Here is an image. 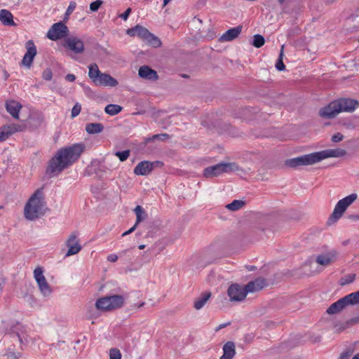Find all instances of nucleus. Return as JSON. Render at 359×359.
I'll return each instance as SVG.
<instances>
[{
  "label": "nucleus",
  "mask_w": 359,
  "mask_h": 359,
  "mask_svg": "<svg viewBox=\"0 0 359 359\" xmlns=\"http://www.w3.org/2000/svg\"><path fill=\"white\" fill-rule=\"evenodd\" d=\"M0 21L4 25L15 26L13 14L6 9L0 10Z\"/></svg>",
  "instance_id": "26"
},
{
  "label": "nucleus",
  "mask_w": 359,
  "mask_h": 359,
  "mask_svg": "<svg viewBox=\"0 0 359 359\" xmlns=\"http://www.w3.org/2000/svg\"><path fill=\"white\" fill-rule=\"evenodd\" d=\"M122 110V107L118 104H110L105 107L104 111L111 116L118 114Z\"/></svg>",
  "instance_id": "31"
},
{
  "label": "nucleus",
  "mask_w": 359,
  "mask_h": 359,
  "mask_svg": "<svg viewBox=\"0 0 359 359\" xmlns=\"http://www.w3.org/2000/svg\"><path fill=\"white\" fill-rule=\"evenodd\" d=\"M138 74L140 77L149 81H156L158 79L157 72L148 66L141 67L139 69Z\"/></svg>",
  "instance_id": "23"
},
{
  "label": "nucleus",
  "mask_w": 359,
  "mask_h": 359,
  "mask_svg": "<svg viewBox=\"0 0 359 359\" xmlns=\"http://www.w3.org/2000/svg\"><path fill=\"white\" fill-rule=\"evenodd\" d=\"M168 135L167 134H158V135H154L152 136V137L151 138V140H156V139H160V140H163L164 137H168Z\"/></svg>",
  "instance_id": "48"
},
{
  "label": "nucleus",
  "mask_w": 359,
  "mask_h": 359,
  "mask_svg": "<svg viewBox=\"0 0 359 359\" xmlns=\"http://www.w3.org/2000/svg\"><path fill=\"white\" fill-rule=\"evenodd\" d=\"M126 32L129 36H137L140 39L147 41L154 47H159L161 45V42L158 37L151 34L147 29L139 25L133 28L127 29Z\"/></svg>",
  "instance_id": "7"
},
{
  "label": "nucleus",
  "mask_w": 359,
  "mask_h": 359,
  "mask_svg": "<svg viewBox=\"0 0 359 359\" xmlns=\"http://www.w3.org/2000/svg\"><path fill=\"white\" fill-rule=\"evenodd\" d=\"M88 76L94 82L101 72L100 71L97 64H93L89 66Z\"/></svg>",
  "instance_id": "32"
},
{
  "label": "nucleus",
  "mask_w": 359,
  "mask_h": 359,
  "mask_svg": "<svg viewBox=\"0 0 359 359\" xmlns=\"http://www.w3.org/2000/svg\"><path fill=\"white\" fill-rule=\"evenodd\" d=\"M137 226V225H136V224H135V225H134L133 227H131L128 231H125V232L122 234V236H126V235H128V234H130V233H131L132 232H133V231H135V229H136V226Z\"/></svg>",
  "instance_id": "50"
},
{
  "label": "nucleus",
  "mask_w": 359,
  "mask_h": 359,
  "mask_svg": "<svg viewBox=\"0 0 359 359\" xmlns=\"http://www.w3.org/2000/svg\"><path fill=\"white\" fill-rule=\"evenodd\" d=\"M66 245L68 247V250L66 253V257H69L76 255L81 250V246L78 238L76 233H72L67 240L66 241Z\"/></svg>",
  "instance_id": "13"
},
{
  "label": "nucleus",
  "mask_w": 359,
  "mask_h": 359,
  "mask_svg": "<svg viewBox=\"0 0 359 359\" xmlns=\"http://www.w3.org/2000/svg\"><path fill=\"white\" fill-rule=\"evenodd\" d=\"M211 297L210 292H205L201 294L194 302V308L196 310L202 309Z\"/></svg>",
  "instance_id": "28"
},
{
  "label": "nucleus",
  "mask_w": 359,
  "mask_h": 359,
  "mask_svg": "<svg viewBox=\"0 0 359 359\" xmlns=\"http://www.w3.org/2000/svg\"><path fill=\"white\" fill-rule=\"evenodd\" d=\"M351 217L353 219L359 220V215H352Z\"/></svg>",
  "instance_id": "53"
},
{
  "label": "nucleus",
  "mask_w": 359,
  "mask_h": 359,
  "mask_svg": "<svg viewBox=\"0 0 359 359\" xmlns=\"http://www.w3.org/2000/svg\"><path fill=\"white\" fill-rule=\"evenodd\" d=\"M5 107L7 112L9 113L13 118L19 119V112L22 107L20 102L13 100H7Z\"/></svg>",
  "instance_id": "21"
},
{
  "label": "nucleus",
  "mask_w": 359,
  "mask_h": 359,
  "mask_svg": "<svg viewBox=\"0 0 359 359\" xmlns=\"http://www.w3.org/2000/svg\"><path fill=\"white\" fill-rule=\"evenodd\" d=\"M46 203L42 189H39L30 196L24 208L25 217L28 220H34L43 215Z\"/></svg>",
  "instance_id": "3"
},
{
  "label": "nucleus",
  "mask_w": 359,
  "mask_h": 359,
  "mask_svg": "<svg viewBox=\"0 0 359 359\" xmlns=\"http://www.w3.org/2000/svg\"><path fill=\"white\" fill-rule=\"evenodd\" d=\"M170 1V0H163V6H165Z\"/></svg>",
  "instance_id": "54"
},
{
  "label": "nucleus",
  "mask_w": 359,
  "mask_h": 359,
  "mask_svg": "<svg viewBox=\"0 0 359 359\" xmlns=\"http://www.w3.org/2000/svg\"><path fill=\"white\" fill-rule=\"evenodd\" d=\"M351 354L348 353H342L339 359H349Z\"/></svg>",
  "instance_id": "51"
},
{
  "label": "nucleus",
  "mask_w": 359,
  "mask_h": 359,
  "mask_svg": "<svg viewBox=\"0 0 359 359\" xmlns=\"http://www.w3.org/2000/svg\"><path fill=\"white\" fill-rule=\"evenodd\" d=\"M81 110V104L79 103H76L72 109V114H71L72 117L74 118V117L77 116L80 114Z\"/></svg>",
  "instance_id": "40"
},
{
  "label": "nucleus",
  "mask_w": 359,
  "mask_h": 359,
  "mask_svg": "<svg viewBox=\"0 0 359 359\" xmlns=\"http://www.w3.org/2000/svg\"><path fill=\"white\" fill-rule=\"evenodd\" d=\"M158 164H161V163L160 161H143L137 163L133 172L136 175H148Z\"/></svg>",
  "instance_id": "12"
},
{
  "label": "nucleus",
  "mask_w": 359,
  "mask_h": 359,
  "mask_svg": "<svg viewBox=\"0 0 359 359\" xmlns=\"http://www.w3.org/2000/svg\"><path fill=\"white\" fill-rule=\"evenodd\" d=\"M357 198V194H351L339 200L335 205L334 210L329 217V221L332 223L337 222Z\"/></svg>",
  "instance_id": "5"
},
{
  "label": "nucleus",
  "mask_w": 359,
  "mask_h": 359,
  "mask_svg": "<svg viewBox=\"0 0 359 359\" xmlns=\"http://www.w3.org/2000/svg\"><path fill=\"white\" fill-rule=\"evenodd\" d=\"M43 78L46 80L49 81L52 79V72L50 70H46L43 74Z\"/></svg>",
  "instance_id": "45"
},
{
  "label": "nucleus",
  "mask_w": 359,
  "mask_h": 359,
  "mask_svg": "<svg viewBox=\"0 0 359 359\" xmlns=\"http://www.w3.org/2000/svg\"><path fill=\"white\" fill-rule=\"evenodd\" d=\"M69 29L62 22L53 24L47 32V37L52 41H57L67 35Z\"/></svg>",
  "instance_id": "9"
},
{
  "label": "nucleus",
  "mask_w": 359,
  "mask_h": 359,
  "mask_svg": "<svg viewBox=\"0 0 359 359\" xmlns=\"http://www.w3.org/2000/svg\"><path fill=\"white\" fill-rule=\"evenodd\" d=\"M337 108L338 105L337 104V102L334 100L327 106L321 108L319 111V114L321 117L325 118H334L340 113L339 109Z\"/></svg>",
  "instance_id": "18"
},
{
  "label": "nucleus",
  "mask_w": 359,
  "mask_h": 359,
  "mask_svg": "<svg viewBox=\"0 0 359 359\" xmlns=\"http://www.w3.org/2000/svg\"><path fill=\"white\" fill-rule=\"evenodd\" d=\"M130 154V150H125L123 151H116L115 156H117L121 161H125L128 159Z\"/></svg>",
  "instance_id": "39"
},
{
  "label": "nucleus",
  "mask_w": 359,
  "mask_h": 359,
  "mask_svg": "<svg viewBox=\"0 0 359 359\" xmlns=\"http://www.w3.org/2000/svg\"><path fill=\"white\" fill-rule=\"evenodd\" d=\"M245 205V202L241 200H234L232 203L226 205V208L230 210L236 211L241 209Z\"/></svg>",
  "instance_id": "33"
},
{
  "label": "nucleus",
  "mask_w": 359,
  "mask_h": 359,
  "mask_svg": "<svg viewBox=\"0 0 359 359\" xmlns=\"http://www.w3.org/2000/svg\"><path fill=\"white\" fill-rule=\"evenodd\" d=\"M353 359H359V353L355 354L353 357Z\"/></svg>",
  "instance_id": "55"
},
{
  "label": "nucleus",
  "mask_w": 359,
  "mask_h": 359,
  "mask_svg": "<svg viewBox=\"0 0 359 359\" xmlns=\"http://www.w3.org/2000/svg\"><path fill=\"white\" fill-rule=\"evenodd\" d=\"M265 43V39L263 37V36L260 34H255L253 36V41H252V46L255 48H260L262 46H264Z\"/></svg>",
  "instance_id": "37"
},
{
  "label": "nucleus",
  "mask_w": 359,
  "mask_h": 359,
  "mask_svg": "<svg viewBox=\"0 0 359 359\" xmlns=\"http://www.w3.org/2000/svg\"><path fill=\"white\" fill-rule=\"evenodd\" d=\"M280 4H283L285 0H278Z\"/></svg>",
  "instance_id": "57"
},
{
  "label": "nucleus",
  "mask_w": 359,
  "mask_h": 359,
  "mask_svg": "<svg viewBox=\"0 0 359 359\" xmlns=\"http://www.w3.org/2000/svg\"><path fill=\"white\" fill-rule=\"evenodd\" d=\"M6 359H19L22 354L18 351H15L13 348H8L5 353Z\"/></svg>",
  "instance_id": "36"
},
{
  "label": "nucleus",
  "mask_w": 359,
  "mask_h": 359,
  "mask_svg": "<svg viewBox=\"0 0 359 359\" xmlns=\"http://www.w3.org/2000/svg\"><path fill=\"white\" fill-rule=\"evenodd\" d=\"M344 135L340 133H337L332 136V141L333 142H339L343 140Z\"/></svg>",
  "instance_id": "42"
},
{
  "label": "nucleus",
  "mask_w": 359,
  "mask_h": 359,
  "mask_svg": "<svg viewBox=\"0 0 359 359\" xmlns=\"http://www.w3.org/2000/svg\"><path fill=\"white\" fill-rule=\"evenodd\" d=\"M337 104L338 105V108L340 112L346 111V112H352L359 105V103L357 100L353 99L348 98H341L339 100H336Z\"/></svg>",
  "instance_id": "17"
},
{
  "label": "nucleus",
  "mask_w": 359,
  "mask_h": 359,
  "mask_svg": "<svg viewBox=\"0 0 359 359\" xmlns=\"http://www.w3.org/2000/svg\"><path fill=\"white\" fill-rule=\"evenodd\" d=\"M104 129V126L100 123H88L86 126V130L89 134H97L101 133Z\"/></svg>",
  "instance_id": "30"
},
{
  "label": "nucleus",
  "mask_w": 359,
  "mask_h": 359,
  "mask_svg": "<svg viewBox=\"0 0 359 359\" xmlns=\"http://www.w3.org/2000/svg\"><path fill=\"white\" fill-rule=\"evenodd\" d=\"M284 45H282L281 46V48H280V54H279V57H278V61L276 62V68L278 70V71H283L285 70V66L283 63V55H284Z\"/></svg>",
  "instance_id": "34"
},
{
  "label": "nucleus",
  "mask_w": 359,
  "mask_h": 359,
  "mask_svg": "<svg viewBox=\"0 0 359 359\" xmlns=\"http://www.w3.org/2000/svg\"><path fill=\"white\" fill-rule=\"evenodd\" d=\"M65 46L78 54L82 53L84 50V44L83 41L76 36L67 38L65 41Z\"/></svg>",
  "instance_id": "14"
},
{
  "label": "nucleus",
  "mask_w": 359,
  "mask_h": 359,
  "mask_svg": "<svg viewBox=\"0 0 359 359\" xmlns=\"http://www.w3.org/2000/svg\"><path fill=\"white\" fill-rule=\"evenodd\" d=\"M131 12V9L128 8L126 9V11L120 15V18H121L123 20H126Z\"/></svg>",
  "instance_id": "47"
},
{
  "label": "nucleus",
  "mask_w": 359,
  "mask_h": 359,
  "mask_svg": "<svg viewBox=\"0 0 359 359\" xmlns=\"http://www.w3.org/2000/svg\"><path fill=\"white\" fill-rule=\"evenodd\" d=\"M227 295L231 302H241L245 299L247 293L244 285L232 283L227 290Z\"/></svg>",
  "instance_id": "8"
},
{
  "label": "nucleus",
  "mask_w": 359,
  "mask_h": 359,
  "mask_svg": "<svg viewBox=\"0 0 359 359\" xmlns=\"http://www.w3.org/2000/svg\"><path fill=\"white\" fill-rule=\"evenodd\" d=\"M44 122V116L41 112L34 111L30 114L28 118V124L32 128H38Z\"/></svg>",
  "instance_id": "22"
},
{
  "label": "nucleus",
  "mask_w": 359,
  "mask_h": 359,
  "mask_svg": "<svg viewBox=\"0 0 359 359\" xmlns=\"http://www.w3.org/2000/svg\"><path fill=\"white\" fill-rule=\"evenodd\" d=\"M346 154V151L343 149H325L287 159L285 164L289 168H296L299 166L311 165L328 158L343 157Z\"/></svg>",
  "instance_id": "2"
},
{
  "label": "nucleus",
  "mask_w": 359,
  "mask_h": 359,
  "mask_svg": "<svg viewBox=\"0 0 359 359\" xmlns=\"http://www.w3.org/2000/svg\"><path fill=\"white\" fill-rule=\"evenodd\" d=\"M144 247H145V245H140L139 246V248H140V250H142V249H144Z\"/></svg>",
  "instance_id": "56"
},
{
  "label": "nucleus",
  "mask_w": 359,
  "mask_h": 359,
  "mask_svg": "<svg viewBox=\"0 0 359 359\" xmlns=\"http://www.w3.org/2000/svg\"><path fill=\"white\" fill-rule=\"evenodd\" d=\"M26 48L27 52L22 60V64L29 68L32 64L34 57L36 55V48L34 44V42L29 40L26 43Z\"/></svg>",
  "instance_id": "16"
},
{
  "label": "nucleus",
  "mask_w": 359,
  "mask_h": 359,
  "mask_svg": "<svg viewBox=\"0 0 359 359\" xmlns=\"http://www.w3.org/2000/svg\"><path fill=\"white\" fill-rule=\"evenodd\" d=\"M225 327V325H220L219 328L220 329V328H222V327Z\"/></svg>",
  "instance_id": "58"
},
{
  "label": "nucleus",
  "mask_w": 359,
  "mask_h": 359,
  "mask_svg": "<svg viewBox=\"0 0 359 359\" xmlns=\"http://www.w3.org/2000/svg\"><path fill=\"white\" fill-rule=\"evenodd\" d=\"M355 274H350L348 275L345 279H344V281L341 283L342 285H344V284H348V283H352L354 279H355Z\"/></svg>",
  "instance_id": "44"
},
{
  "label": "nucleus",
  "mask_w": 359,
  "mask_h": 359,
  "mask_svg": "<svg viewBox=\"0 0 359 359\" xmlns=\"http://www.w3.org/2000/svg\"><path fill=\"white\" fill-rule=\"evenodd\" d=\"M109 359H121L122 355L119 349L112 348L109 350Z\"/></svg>",
  "instance_id": "38"
},
{
  "label": "nucleus",
  "mask_w": 359,
  "mask_h": 359,
  "mask_svg": "<svg viewBox=\"0 0 359 359\" xmlns=\"http://www.w3.org/2000/svg\"><path fill=\"white\" fill-rule=\"evenodd\" d=\"M124 304V299L121 295H112L98 299L95 306L98 310L103 311H111L121 307Z\"/></svg>",
  "instance_id": "6"
},
{
  "label": "nucleus",
  "mask_w": 359,
  "mask_h": 359,
  "mask_svg": "<svg viewBox=\"0 0 359 359\" xmlns=\"http://www.w3.org/2000/svg\"><path fill=\"white\" fill-rule=\"evenodd\" d=\"M19 341H20V343L22 342V339L20 337H19Z\"/></svg>",
  "instance_id": "59"
},
{
  "label": "nucleus",
  "mask_w": 359,
  "mask_h": 359,
  "mask_svg": "<svg viewBox=\"0 0 359 359\" xmlns=\"http://www.w3.org/2000/svg\"><path fill=\"white\" fill-rule=\"evenodd\" d=\"M102 4V1L101 0H97L90 4V10L92 12H95L100 8Z\"/></svg>",
  "instance_id": "41"
},
{
  "label": "nucleus",
  "mask_w": 359,
  "mask_h": 359,
  "mask_svg": "<svg viewBox=\"0 0 359 359\" xmlns=\"http://www.w3.org/2000/svg\"><path fill=\"white\" fill-rule=\"evenodd\" d=\"M338 254L337 250H330L317 255L316 262L320 266H327L337 260Z\"/></svg>",
  "instance_id": "11"
},
{
  "label": "nucleus",
  "mask_w": 359,
  "mask_h": 359,
  "mask_svg": "<svg viewBox=\"0 0 359 359\" xmlns=\"http://www.w3.org/2000/svg\"><path fill=\"white\" fill-rule=\"evenodd\" d=\"M34 278L39 285L41 292L43 296H48L52 292L51 288L43 274L41 268L38 267L34 271Z\"/></svg>",
  "instance_id": "10"
},
{
  "label": "nucleus",
  "mask_w": 359,
  "mask_h": 359,
  "mask_svg": "<svg viewBox=\"0 0 359 359\" xmlns=\"http://www.w3.org/2000/svg\"><path fill=\"white\" fill-rule=\"evenodd\" d=\"M346 306L344 303V301L342 298L337 301L330 305V306L327 309V313L328 314H336L341 311Z\"/></svg>",
  "instance_id": "27"
},
{
  "label": "nucleus",
  "mask_w": 359,
  "mask_h": 359,
  "mask_svg": "<svg viewBox=\"0 0 359 359\" xmlns=\"http://www.w3.org/2000/svg\"><path fill=\"white\" fill-rule=\"evenodd\" d=\"M144 304H145V302H141L139 304H133V307H134V308H140V307L144 306Z\"/></svg>",
  "instance_id": "52"
},
{
  "label": "nucleus",
  "mask_w": 359,
  "mask_h": 359,
  "mask_svg": "<svg viewBox=\"0 0 359 359\" xmlns=\"http://www.w3.org/2000/svg\"><path fill=\"white\" fill-rule=\"evenodd\" d=\"M222 349L223 355L219 359H232L236 355V346L233 341H227Z\"/></svg>",
  "instance_id": "25"
},
{
  "label": "nucleus",
  "mask_w": 359,
  "mask_h": 359,
  "mask_svg": "<svg viewBox=\"0 0 359 359\" xmlns=\"http://www.w3.org/2000/svg\"><path fill=\"white\" fill-rule=\"evenodd\" d=\"M23 128L18 124L4 125L0 127V142L6 140L11 135L17 132H21Z\"/></svg>",
  "instance_id": "15"
},
{
  "label": "nucleus",
  "mask_w": 359,
  "mask_h": 359,
  "mask_svg": "<svg viewBox=\"0 0 359 359\" xmlns=\"http://www.w3.org/2000/svg\"><path fill=\"white\" fill-rule=\"evenodd\" d=\"M65 79L67 81L73 82V81H75L76 76L74 74H69L66 75Z\"/></svg>",
  "instance_id": "49"
},
{
  "label": "nucleus",
  "mask_w": 359,
  "mask_h": 359,
  "mask_svg": "<svg viewBox=\"0 0 359 359\" xmlns=\"http://www.w3.org/2000/svg\"><path fill=\"white\" fill-rule=\"evenodd\" d=\"M239 166L234 162L220 163L215 165L207 167L203 170V176L206 178L218 177L224 173L238 171Z\"/></svg>",
  "instance_id": "4"
},
{
  "label": "nucleus",
  "mask_w": 359,
  "mask_h": 359,
  "mask_svg": "<svg viewBox=\"0 0 359 359\" xmlns=\"http://www.w3.org/2000/svg\"><path fill=\"white\" fill-rule=\"evenodd\" d=\"M107 259L110 262H116L118 260V256L115 254H110L107 256Z\"/></svg>",
  "instance_id": "46"
},
{
  "label": "nucleus",
  "mask_w": 359,
  "mask_h": 359,
  "mask_svg": "<svg viewBox=\"0 0 359 359\" xmlns=\"http://www.w3.org/2000/svg\"><path fill=\"white\" fill-rule=\"evenodd\" d=\"M135 214H136V225H137L141 221H142L145 217V211L144 209L140 206L137 205L134 210Z\"/></svg>",
  "instance_id": "35"
},
{
  "label": "nucleus",
  "mask_w": 359,
  "mask_h": 359,
  "mask_svg": "<svg viewBox=\"0 0 359 359\" xmlns=\"http://www.w3.org/2000/svg\"><path fill=\"white\" fill-rule=\"evenodd\" d=\"M342 299L346 306L359 304V290L346 295Z\"/></svg>",
  "instance_id": "29"
},
{
  "label": "nucleus",
  "mask_w": 359,
  "mask_h": 359,
  "mask_svg": "<svg viewBox=\"0 0 359 359\" xmlns=\"http://www.w3.org/2000/svg\"><path fill=\"white\" fill-rule=\"evenodd\" d=\"M266 285V282L264 278H259L252 281H250L248 284L244 285L247 294L248 293H254L263 289Z\"/></svg>",
  "instance_id": "20"
},
{
  "label": "nucleus",
  "mask_w": 359,
  "mask_h": 359,
  "mask_svg": "<svg viewBox=\"0 0 359 359\" xmlns=\"http://www.w3.org/2000/svg\"><path fill=\"white\" fill-rule=\"evenodd\" d=\"M96 86H104L114 87L118 85V81L106 73H100L93 82Z\"/></svg>",
  "instance_id": "19"
},
{
  "label": "nucleus",
  "mask_w": 359,
  "mask_h": 359,
  "mask_svg": "<svg viewBox=\"0 0 359 359\" xmlns=\"http://www.w3.org/2000/svg\"><path fill=\"white\" fill-rule=\"evenodd\" d=\"M76 4L74 1H71L66 11L67 15H70L76 8Z\"/></svg>",
  "instance_id": "43"
},
{
  "label": "nucleus",
  "mask_w": 359,
  "mask_h": 359,
  "mask_svg": "<svg viewBox=\"0 0 359 359\" xmlns=\"http://www.w3.org/2000/svg\"><path fill=\"white\" fill-rule=\"evenodd\" d=\"M84 150L81 144H75L59 149L49 162L48 171L53 174H59L73 164Z\"/></svg>",
  "instance_id": "1"
},
{
  "label": "nucleus",
  "mask_w": 359,
  "mask_h": 359,
  "mask_svg": "<svg viewBox=\"0 0 359 359\" xmlns=\"http://www.w3.org/2000/svg\"><path fill=\"white\" fill-rule=\"evenodd\" d=\"M241 30V26L229 29L220 36L219 41L222 42L232 41L238 36Z\"/></svg>",
  "instance_id": "24"
}]
</instances>
